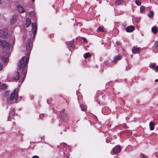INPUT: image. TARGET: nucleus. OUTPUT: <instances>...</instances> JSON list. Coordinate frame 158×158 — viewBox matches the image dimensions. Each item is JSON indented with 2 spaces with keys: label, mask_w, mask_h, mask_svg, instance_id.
<instances>
[{
  "label": "nucleus",
  "mask_w": 158,
  "mask_h": 158,
  "mask_svg": "<svg viewBox=\"0 0 158 158\" xmlns=\"http://www.w3.org/2000/svg\"><path fill=\"white\" fill-rule=\"evenodd\" d=\"M64 145L65 147H68V150H69L70 149V148L69 147V146L67 144L64 143Z\"/></svg>",
  "instance_id": "obj_35"
},
{
  "label": "nucleus",
  "mask_w": 158,
  "mask_h": 158,
  "mask_svg": "<svg viewBox=\"0 0 158 158\" xmlns=\"http://www.w3.org/2000/svg\"><path fill=\"white\" fill-rule=\"evenodd\" d=\"M2 48L9 50L10 48V45L9 43L3 40H0V46Z\"/></svg>",
  "instance_id": "obj_3"
},
{
  "label": "nucleus",
  "mask_w": 158,
  "mask_h": 158,
  "mask_svg": "<svg viewBox=\"0 0 158 158\" xmlns=\"http://www.w3.org/2000/svg\"><path fill=\"white\" fill-rule=\"evenodd\" d=\"M12 38H13V40H14L15 37H14V36H13L12 37Z\"/></svg>",
  "instance_id": "obj_44"
},
{
  "label": "nucleus",
  "mask_w": 158,
  "mask_h": 158,
  "mask_svg": "<svg viewBox=\"0 0 158 158\" xmlns=\"http://www.w3.org/2000/svg\"><path fill=\"white\" fill-rule=\"evenodd\" d=\"M116 44L117 45H121L120 42L118 41H116Z\"/></svg>",
  "instance_id": "obj_34"
},
{
  "label": "nucleus",
  "mask_w": 158,
  "mask_h": 158,
  "mask_svg": "<svg viewBox=\"0 0 158 158\" xmlns=\"http://www.w3.org/2000/svg\"><path fill=\"white\" fill-rule=\"evenodd\" d=\"M152 32L154 34H156L158 31L157 28L156 27H153L152 28Z\"/></svg>",
  "instance_id": "obj_19"
},
{
  "label": "nucleus",
  "mask_w": 158,
  "mask_h": 158,
  "mask_svg": "<svg viewBox=\"0 0 158 158\" xmlns=\"http://www.w3.org/2000/svg\"><path fill=\"white\" fill-rule=\"evenodd\" d=\"M83 56L85 58H87L91 57V55L89 52L86 53L83 55Z\"/></svg>",
  "instance_id": "obj_20"
},
{
  "label": "nucleus",
  "mask_w": 158,
  "mask_h": 158,
  "mask_svg": "<svg viewBox=\"0 0 158 158\" xmlns=\"http://www.w3.org/2000/svg\"><path fill=\"white\" fill-rule=\"evenodd\" d=\"M132 51L134 54H137L139 53L140 50L139 48H135L134 47L132 48Z\"/></svg>",
  "instance_id": "obj_13"
},
{
  "label": "nucleus",
  "mask_w": 158,
  "mask_h": 158,
  "mask_svg": "<svg viewBox=\"0 0 158 158\" xmlns=\"http://www.w3.org/2000/svg\"><path fill=\"white\" fill-rule=\"evenodd\" d=\"M74 40H72L71 41H67L66 42V45L69 48L70 47L71 48L74 49L75 48V46L73 43Z\"/></svg>",
  "instance_id": "obj_9"
},
{
  "label": "nucleus",
  "mask_w": 158,
  "mask_h": 158,
  "mask_svg": "<svg viewBox=\"0 0 158 158\" xmlns=\"http://www.w3.org/2000/svg\"><path fill=\"white\" fill-rule=\"evenodd\" d=\"M145 7L144 6H141L140 8V12L141 13H142L144 11Z\"/></svg>",
  "instance_id": "obj_24"
},
{
  "label": "nucleus",
  "mask_w": 158,
  "mask_h": 158,
  "mask_svg": "<svg viewBox=\"0 0 158 158\" xmlns=\"http://www.w3.org/2000/svg\"><path fill=\"white\" fill-rule=\"evenodd\" d=\"M122 56H117L114 57L113 62L116 63L118 61L122 59Z\"/></svg>",
  "instance_id": "obj_11"
},
{
  "label": "nucleus",
  "mask_w": 158,
  "mask_h": 158,
  "mask_svg": "<svg viewBox=\"0 0 158 158\" xmlns=\"http://www.w3.org/2000/svg\"><path fill=\"white\" fill-rule=\"evenodd\" d=\"M65 153L64 152V155Z\"/></svg>",
  "instance_id": "obj_48"
},
{
  "label": "nucleus",
  "mask_w": 158,
  "mask_h": 158,
  "mask_svg": "<svg viewBox=\"0 0 158 158\" xmlns=\"http://www.w3.org/2000/svg\"><path fill=\"white\" fill-rule=\"evenodd\" d=\"M106 109H108V107H103L102 109V112L103 113V111H104Z\"/></svg>",
  "instance_id": "obj_36"
},
{
  "label": "nucleus",
  "mask_w": 158,
  "mask_h": 158,
  "mask_svg": "<svg viewBox=\"0 0 158 158\" xmlns=\"http://www.w3.org/2000/svg\"><path fill=\"white\" fill-rule=\"evenodd\" d=\"M32 158H39V157L37 156H34Z\"/></svg>",
  "instance_id": "obj_39"
},
{
  "label": "nucleus",
  "mask_w": 158,
  "mask_h": 158,
  "mask_svg": "<svg viewBox=\"0 0 158 158\" xmlns=\"http://www.w3.org/2000/svg\"><path fill=\"white\" fill-rule=\"evenodd\" d=\"M35 1V0H31V2H34Z\"/></svg>",
  "instance_id": "obj_43"
},
{
  "label": "nucleus",
  "mask_w": 158,
  "mask_h": 158,
  "mask_svg": "<svg viewBox=\"0 0 158 158\" xmlns=\"http://www.w3.org/2000/svg\"><path fill=\"white\" fill-rule=\"evenodd\" d=\"M149 126L150 128V130H153L155 127V125L154 123L152 121L150 122L149 124Z\"/></svg>",
  "instance_id": "obj_16"
},
{
  "label": "nucleus",
  "mask_w": 158,
  "mask_h": 158,
  "mask_svg": "<svg viewBox=\"0 0 158 158\" xmlns=\"http://www.w3.org/2000/svg\"><path fill=\"white\" fill-rule=\"evenodd\" d=\"M97 30L98 31L100 32H104V30L101 27H99L98 29Z\"/></svg>",
  "instance_id": "obj_27"
},
{
  "label": "nucleus",
  "mask_w": 158,
  "mask_h": 158,
  "mask_svg": "<svg viewBox=\"0 0 158 158\" xmlns=\"http://www.w3.org/2000/svg\"><path fill=\"white\" fill-rule=\"evenodd\" d=\"M157 5H158V3H157Z\"/></svg>",
  "instance_id": "obj_49"
},
{
  "label": "nucleus",
  "mask_w": 158,
  "mask_h": 158,
  "mask_svg": "<svg viewBox=\"0 0 158 158\" xmlns=\"http://www.w3.org/2000/svg\"><path fill=\"white\" fill-rule=\"evenodd\" d=\"M23 37L27 50L26 58L25 59V57L23 56L19 61L18 64V71L16 75L13 77V81H17L19 79L20 77H21L23 75L21 83L23 81L26 75L27 68V65L29 60V57L32 47V43L31 40V38L30 37L28 36L26 37L24 36Z\"/></svg>",
  "instance_id": "obj_1"
},
{
  "label": "nucleus",
  "mask_w": 158,
  "mask_h": 158,
  "mask_svg": "<svg viewBox=\"0 0 158 158\" xmlns=\"http://www.w3.org/2000/svg\"><path fill=\"white\" fill-rule=\"evenodd\" d=\"M6 87V85L4 84H2L0 85V89H3Z\"/></svg>",
  "instance_id": "obj_25"
},
{
  "label": "nucleus",
  "mask_w": 158,
  "mask_h": 158,
  "mask_svg": "<svg viewBox=\"0 0 158 158\" xmlns=\"http://www.w3.org/2000/svg\"><path fill=\"white\" fill-rule=\"evenodd\" d=\"M126 69L127 70V67H126Z\"/></svg>",
  "instance_id": "obj_47"
},
{
  "label": "nucleus",
  "mask_w": 158,
  "mask_h": 158,
  "mask_svg": "<svg viewBox=\"0 0 158 158\" xmlns=\"http://www.w3.org/2000/svg\"><path fill=\"white\" fill-rule=\"evenodd\" d=\"M80 107L81 110L83 111H85L86 110L87 106L83 104L80 105Z\"/></svg>",
  "instance_id": "obj_21"
},
{
  "label": "nucleus",
  "mask_w": 158,
  "mask_h": 158,
  "mask_svg": "<svg viewBox=\"0 0 158 158\" xmlns=\"http://www.w3.org/2000/svg\"><path fill=\"white\" fill-rule=\"evenodd\" d=\"M155 82H157L158 81V80L157 79H156L155 80Z\"/></svg>",
  "instance_id": "obj_42"
},
{
  "label": "nucleus",
  "mask_w": 158,
  "mask_h": 158,
  "mask_svg": "<svg viewBox=\"0 0 158 158\" xmlns=\"http://www.w3.org/2000/svg\"><path fill=\"white\" fill-rule=\"evenodd\" d=\"M155 72H158V65L156 66V69H155Z\"/></svg>",
  "instance_id": "obj_37"
},
{
  "label": "nucleus",
  "mask_w": 158,
  "mask_h": 158,
  "mask_svg": "<svg viewBox=\"0 0 158 158\" xmlns=\"http://www.w3.org/2000/svg\"><path fill=\"white\" fill-rule=\"evenodd\" d=\"M135 29V27L133 26H131L127 27L126 28V31L127 32H130L133 31Z\"/></svg>",
  "instance_id": "obj_12"
},
{
  "label": "nucleus",
  "mask_w": 158,
  "mask_h": 158,
  "mask_svg": "<svg viewBox=\"0 0 158 158\" xmlns=\"http://www.w3.org/2000/svg\"><path fill=\"white\" fill-rule=\"evenodd\" d=\"M44 116V114H41L39 115V117L40 118L42 119Z\"/></svg>",
  "instance_id": "obj_30"
},
{
  "label": "nucleus",
  "mask_w": 158,
  "mask_h": 158,
  "mask_svg": "<svg viewBox=\"0 0 158 158\" xmlns=\"http://www.w3.org/2000/svg\"><path fill=\"white\" fill-rule=\"evenodd\" d=\"M65 110H63L60 113V119L65 122L68 119V115L67 114L64 112Z\"/></svg>",
  "instance_id": "obj_4"
},
{
  "label": "nucleus",
  "mask_w": 158,
  "mask_h": 158,
  "mask_svg": "<svg viewBox=\"0 0 158 158\" xmlns=\"http://www.w3.org/2000/svg\"><path fill=\"white\" fill-rule=\"evenodd\" d=\"M8 56H3L2 57L1 59L5 63H6L8 61Z\"/></svg>",
  "instance_id": "obj_15"
},
{
  "label": "nucleus",
  "mask_w": 158,
  "mask_h": 158,
  "mask_svg": "<svg viewBox=\"0 0 158 158\" xmlns=\"http://www.w3.org/2000/svg\"><path fill=\"white\" fill-rule=\"evenodd\" d=\"M8 36V30L6 29L0 30V36L3 38H7Z\"/></svg>",
  "instance_id": "obj_5"
},
{
  "label": "nucleus",
  "mask_w": 158,
  "mask_h": 158,
  "mask_svg": "<svg viewBox=\"0 0 158 158\" xmlns=\"http://www.w3.org/2000/svg\"><path fill=\"white\" fill-rule=\"evenodd\" d=\"M18 8L19 11L21 13H24L25 11V9L24 7L21 5H19L18 6Z\"/></svg>",
  "instance_id": "obj_14"
},
{
  "label": "nucleus",
  "mask_w": 158,
  "mask_h": 158,
  "mask_svg": "<svg viewBox=\"0 0 158 158\" xmlns=\"http://www.w3.org/2000/svg\"><path fill=\"white\" fill-rule=\"evenodd\" d=\"M47 102L48 103V104H49V103L48 102V101H47Z\"/></svg>",
  "instance_id": "obj_45"
},
{
  "label": "nucleus",
  "mask_w": 158,
  "mask_h": 158,
  "mask_svg": "<svg viewBox=\"0 0 158 158\" xmlns=\"http://www.w3.org/2000/svg\"><path fill=\"white\" fill-rule=\"evenodd\" d=\"M142 0H135V4L138 6H140L141 5Z\"/></svg>",
  "instance_id": "obj_22"
},
{
  "label": "nucleus",
  "mask_w": 158,
  "mask_h": 158,
  "mask_svg": "<svg viewBox=\"0 0 158 158\" xmlns=\"http://www.w3.org/2000/svg\"><path fill=\"white\" fill-rule=\"evenodd\" d=\"M123 126L125 127V128H127V125H126V124H124L123 125Z\"/></svg>",
  "instance_id": "obj_38"
},
{
  "label": "nucleus",
  "mask_w": 158,
  "mask_h": 158,
  "mask_svg": "<svg viewBox=\"0 0 158 158\" xmlns=\"http://www.w3.org/2000/svg\"><path fill=\"white\" fill-rule=\"evenodd\" d=\"M156 63H151L149 65L150 67L154 71L155 70L156 68Z\"/></svg>",
  "instance_id": "obj_17"
},
{
  "label": "nucleus",
  "mask_w": 158,
  "mask_h": 158,
  "mask_svg": "<svg viewBox=\"0 0 158 158\" xmlns=\"http://www.w3.org/2000/svg\"><path fill=\"white\" fill-rule=\"evenodd\" d=\"M106 142H107V143H108V141H107V140H106Z\"/></svg>",
  "instance_id": "obj_46"
},
{
  "label": "nucleus",
  "mask_w": 158,
  "mask_h": 158,
  "mask_svg": "<svg viewBox=\"0 0 158 158\" xmlns=\"http://www.w3.org/2000/svg\"><path fill=\"white\" fill-rule=\"evenodd\" d=\"M2 0H0V4H2Z\"/></svg>",
  "instance_id": "obj_41"
},
{
  "label": "nucleus",
  "mask_w": 158,
  "mask_h": 158,
  "mask_svg": "<svg viewBox=\"0 0 158 158\" xmlns=\"http://www.w3.org/2000/svg\"><path fill=\"white\" fill-rule=\"evenodd\" d=\"M3 65L2 63L0 62V71H1L2 69Z\"/></svg>",
  "instance_id": "obj_33"
},
{
  "label": "nucleus",
  "mask_w": 158,
  "mask_h": 158,
  "mask_svg": "<svg viewBox=\"0 0 158 158\" xmlns=\"http://www.w3.org/2000/svg\"><path fill=\"white\" fill-rule=\"evenodd\" d=\"M155 46L156 47H158V40L155 42Z\"/></svg>",
  "instance_id": "obj_32"
},
{
  "label": "nucleus",
  "mask_w": 158,
  "mask_h": 158,
  "mask_svg": "<svg viewBox=\"0 0 158 158\" xmlns=\"http://www.w3.org/2000/svg\"><path fill=\"white\" fill-rule=\"evenodd\" d=\"M31 26L32 29V32L34 33L33 37L34 38H35L37 30V26L35 23H32Z\"/></svg>",
  "instance_id": "obj_7"
},
{
  "label": "nucleus",
  "mask_w": 158,
  "mask_h": 158,
  "mask_svg": "<svg viewBox=\"0 0 158 158\" xmlns=\"http://www.w3.org/2000/svg\"><path fill=\"white\" fill-rule=\"evenodd\" d=\"M140 18H139L136 17L135 18V20L136 23H139V22L140 21Z\"/></svg>",
  "instance_id": "obj_28"
},
{
  "label": "nucleus",
  "mask_w": 158,
  "mask_h": 158,
  "mask_svg": "<svg viewBox=\"0 0 158 158\" xmlns=\"http://www.w3.org/2000/svg\"><path fill=\"white\" fill-rule=\"evenodd\" d=\"M29 14L31 15H35V13L33 11H30L29 12Z\"/></svg>",
  "instance_id": "obj_31"
},
{
  "label": "nucleus",
  "mask_w": 158,
  "mask_h": 158,
  "mask_svg": "<svg viewBox=\"0 0 158 158\" xmlns=\"http://www.w3.org/2000/svg\"><path fill=\"white\" fill-rule=\"evenodd\" d=\"M122 2L121 0H117L115 2V4L116 5H119Z\"/></svg>",
  "instance_id": "obj_26"
},
{
  "label": "nucleus",
  "mask_w": 158,
  "mask_h": 158,
  "mask_svg": "<svg viewBox=\"0 0 158 158\" xmlns=\"http://www.w3.org/2000/svg\"><path fill=\"white\" fill-rule=\"evenodd\" d=\"M17 15L16 14H14L11 18L10 20V23L11 25H13L15 23L17 20Z\"/></svg>",
  "instance_id": "obj_10"
},
{
  "label": "nucleus",
  "mask_w": 158,
  "mask_h": 158,
  "mask_svg": "<svg viewBox=\"0 0 158 158\" xmlns=\"http://www.w3.org/2000/svg\"><path fill=\"white\" fill-rule=\"evenodd\" d=\"M141 155H142V157L143 158H145V157L144 156L143 154H142Z\"/></svg>",
  "instance_id": "obj_40"
},
{
  "label": "nucleus",
  "mask_w": 158,
  "mask_h": 158,
  "mask_svg": "<svg viewBox=\"0 0 158 158\" xmlns=\"http://www.w3.org/2000/svg\"><path fill=\"white\" fill-rule=\"evenodd\" d=\"M81 39L83 40L84 43H85L87 42V39L85 38L84 37H82Z\"/></svg>",
  "instance_id": "obj_29"
},
{
  "label": "nucleus",
  "mask_w": 158,
  "mask_h": 158,
  "mask_svg": "<svg viewBox=\"0 0 158 158\" xmlns=\"http://www.w3.org/2000/svg\"><path fill=\"white\" fill-rule=\"evenodd\" d=\"M121 148L119 145H117L112 149L113 152L114 154H116L120 152Z\"/></svg>",
  "instance_id": "obj_8"
},
{
  "label": "nucleus",
  "mask_w": 158,
  "mask_h": 158,
  "mask_svg": "<svg viewBox=\"0 0 158 158\" xmlns=\"http://www.w3.org/2000/svg\"><path fill=\"white\" fill-rule=\"evenodd\" d=\"M19 88H16L11 93L9 91H6L4 94V96L6 98L7 102L12 104L16 102L18 98Z\"/></svg>",
  "instance_id": "obj_2"
},
{
  "label": "nucleus",
  "mask_w": 158,
  "mask_h": 158,
  "mask_svg": "<svg viewBox=\"0 0 158 158\" xmlns=\"http://www.w3.org/2000/svg\"><path fill=\"white\" fill-rule=\"evenodd\" d=\"M31 24V21L29 18H27L26 19V27H28Z\"/></svg>",
  "instance_id": "obj_18"
},
{
  "label": "nucleus",
  "mask_w": 158,
  "mask_h": 158,
  "mask_svg": "<svg viewBox=\"0 0 158 158\" xmlns=\"http://www.w3.org/2000/svg\"><path fill=\"white\" fill-rule=\"evenodd\" d=\"M153 12L152 11H151L148 13V15L149 18H151L153 17Z\"/></svg>",
  "instance_id": "obj_23"
},
{
  "label": "nucleus",
  "mask_w": 158,
  "mask_h": 158,
  "mask_svg": "<svg viewBox=\"0 0 158 158\" xmlns=\"http://www.w3.org/2000/svg\"><path fill=\"white\" fill-rule=\"evenodd\" d=\"M17 114H16L15 112V110L14 108L11 109V110L10 111L9 114V116L7 120L10 121L9 118L11 117V118L13 119H14V117L15 116H17Z\"/></svg>",
  "instance_id": "obj_6"
}]
</instances>
